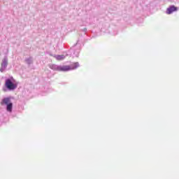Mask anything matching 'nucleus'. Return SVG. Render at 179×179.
Returning <instances> with one entry per match:
<instances>
[{"mask_svg":"<svg viewBox=\"0 0 179 179\" xmlns=\"http://www.w3.org/2000/svg\"><path fill=\"white\" fill-rule=\"evenodd\" d=\"M49 68L52 71H57L58 72H69L79 68V62H76L71 65L59 66L57 64H50Z\"/></svg>","mask_w":179,"mask_h":179,"instance_id":"nucleus-1","label":"nucleus"},{"mask_svg":"<svg viewBox=\"0 0 179 179\" xmlns=\"http://www.w3.org/2000/svg\"><path fill=\"white\" fill-rule=\"evenodd\" d=\"M5 88L3 89V92H13L15 89L17 88V83L13 77L8 78L5 80L4 84Z\"/></svg>","mask_w":179,"mask_h":179,"instance_id":"nucleus-2","label":"nucleus"},{"mask_svg":"<svg viewBox=\"0 0 179 179\" xmlns=\"http://www.w3.org/2000/svg\"><path fill=\"white\" fill-rule=\"evenodd\" d=\"M79 52H80V45H79V41H77L74 45L66 54V57H79Z\"/></svg>","mask_w":179,"mask_h":179,"instance_id":"nucleus-3","label":"nucleus"},{"mask_svg":"<svg viewBox=\"0 0 179 179\" xmlns=\"http://www.w3.org/2000/svg\"><path fill=\"white\" fill-rule=\"evenodd\" d=\"M1 106H6V110L8 113H12L13 110V103L10 101V97H5L1 102Z\"/></svg>","mask_w":179,"mask_h":179,"instance_id":"nucleus-4","label":"nucleus"},{"mask_svg":"<svg viewBox=\"0 0 179 179\" xmlns=\"http://www.w3.org/2000/svg\"><path fill=\"white\" fill-rule=\"evenodd\" d=\"M6 68H8V56H5L2 60L0 72H4Z\"/></svg>","mask_w":179,"mask_h":179,"instance_id":"nucleus-5","label":"nucleus"},{"mask_svg":"<svg viewBox=\"0 0 179 179\" xmlns=\"http://www.w3.org/2000/svg\"><path fill=\"white\" fill-rule=\"evenodd\" d=\"M178 10V8L176 7V6H170L167 9H166V13L167 15H171L173 12H177Z\"/></svg>","mask_w":179,"mask_h":179,"instance_id":"nucleus-6","label":"nucleus"},{"mask_svg":"<svg viewBox=\"0 0 179 179\" xmlns=\"http://www.w3.org/2000/svg\"><path fill=\"white\" fill-rule=\"evenodd\" d=\"M49 55H50L51 57H55V58H56V59H57V61H62V59H65V55H54L51 53H48Z\"/></svg>","mask_w":179,"mask_h":179,"instance_id":"nucleus-7","label":"nucleus"},{"mask_svg":"<svg viewBox=\"0 0 179 179\" xmlns=\"http://www.w3.org/2000/svg\"><path fill=\"white\" fill-rule=\"evenodd\" d=\"M25 62L28 65H31V64H33V57H29V58L25 59Z\"/></svg>","mask_w":179,"mask_h":179,"instance_id":"nucleus-8","label":"nucleus"},{"mask_svg":"<svg viewBox=\"0 0 179 179\" xmlns=\"http://www.w3.org/2000/svg\"><path fill=\"white\" fill-rule=\"evenodd\" d=\"M83 31L85 33V34H86V33H87V29L84 28V29H83Z\"/></svg>","mask_w":179,"mask_h":179,"instance_id":"nucleus-9","label":"nucleus"}]
</instances>
